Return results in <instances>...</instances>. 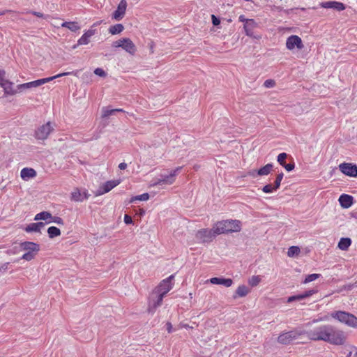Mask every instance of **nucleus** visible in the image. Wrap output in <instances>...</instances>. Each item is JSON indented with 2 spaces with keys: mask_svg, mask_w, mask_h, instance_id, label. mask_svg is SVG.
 Returning a JSON list of instances; mask_svg holds the SVG:
<instances>
[{
  "mask_svg": "<svg viewBox=\"0 0 357 357\" xmlns=\"http://www.w3.org/2000/svg\"><path fill=\"white\" fill-rule=\"evenodd\" d=\"M241 229L240 225H223L222 227L215 229H202L197 232L196 238L201 243L211 242L218 234L238 232Z\"/></svg>",
  "mask_w": 357,
  "mask_h": 357,
  "instance_id": "1",
  "label": "nucleus"
},
{
  "mask_svg": "<svg viewBox=\"0 0 357 357\" xmlns=\"http://www.w3.org/2000/svg\"><path fill=\"white\" fill-rule=\"evenodd\" d=\"M77 72L78 71L66 72V73L58 74V75L52 76V77L40 79H37V80L32 81V82H27V83L20 84L17 86V90L18 93H22V91L30 89L31 88L38 87L44 84H46V83L56 79V78H58V77L70 75H73L77 76Z\"/></svg>",
  "mask_w": 357,
  "mask_h": 357,
  "instance_id": "2",
  "label": "nucleus"
},
{
  "mask_svg": "<svg viewBox=\"0 0 357 357\" xmlns=\"http://www.w3.org/2000/svg\"><path fill=\"white\" fill-rule=\"evenodd\" d=\"M326 342L334 345H342L346 341V335L344 331L330 325Z\"/></svg>",
  "mask_w": 357,
  "mask_h": 357,
  "instance_id": "3",
  "label": "nucleus"
},
{
  "mask_svg": "<svg viewBox=\"0 0 357 357\" xmlns=\"http://www.w3.org/2000/svg\"><path fill=\"white\" fill-rule=\"evenodd\" d=\"M329 326L328 324L321 325L312 330L305 331V335L311 340L325 342L329 331Z\"/></svg>",
  "mask_w": 357,
  "mask_h": 357,
  "instance_id": "4",
  "label": "nucleus"
},
{
  "mask_svg": "<svg viewBox=\"0 0 357 357\" xmlns=\"http://www.w3.org/2000/svg\"><path fill=\"white\" fill-rule=\"evenodd\" d=\"M305 330L294 329L288 332L281 333L278 337V342L282 344H288L291 342L298 340L301 336L305 335Z\"/></svg>",
  "mask_w": 357,
  "mask_h": 357,
  "instance_id": "5",
  "label": "nucleus"
},
{
  "mask_svg": "<svg viewBox=\"0 0 357 357\" xmlns=\"http://www.w3.org/2000/svg\"><path fill=\"white\" fill-rule=\"evenodd\" d=\"M332 317L349 326L357 327V317L350 313L337 311L332 314Z\"/></svg>",
  "mask_w": 357,
  "mask_h": 357,
  "instance_id": "6",
  "label": "nucleus"
},
{
  "mask_svg": "<svg viewBox=\"0 0 357 357\" xmlns=\"http://www.w3.org/2000/svg\"><path fill=\"white\" fill-rule=\"evenodd\" d=\"M6 72L3 70H0V86L3 89L4 93L6 95H15L18 93L17 89H13V83L5 79Z\"/></svg>",
  "mask_w": 357,
  "mask_h": 357,
  "instance_id": "7",
  "label": "nucleus"
},
{
  "mask_svg": "<svg viewBox=\"0 0 357 357\" xmlns=\"http://www.w3.org/2000/svg\"><path fill=\"white\" fill-rule=\"evenodd\" d=\"M174 275H171L167 279L163 280L160 284L155 289V292L157 294H162L163 296H166V294L172 289L173 283L172 280L174 279Z\"/></svg>",
  "mask_w": 357,
  "mask_h": 357,
  "instance_id": "8",
  "label": "nucleus"
},
{
  "mask_svg": "<svg viewBox=\"0 0 357 357\" xmlns=\"http://www.w3.org/2000/svg\"><path fill=\"white\" fill-rule=\"evenodd\" d=\"M52 130L53 127L51 126V123L47 122V123L40 126L36 130L35 136L38 139L44 140L48 137Z\"/></svg>",
  "mask_w": 357,
  "mask_h": 357,
  "instance_id": "9",
  "label": "nucleus"
},
{
  "mask_svg": "<svg viewBox=\"0 0 357 357\" xmlns=\"http://www.w3.org/2000/svg\"><path fill=\"white\" fill-rule=\"evenodd\" d=\"M181 167H178L176 168L174 170L172 171L170 174L167 176H162V178L158 179L156 182L153 183V186L162 185L164 184L171 185L175 181V176L177 175L178 172L181 169Z\"/></svg>",
  "mask_w": 357,
  "mask_h": 357,
  "instance_id": "10",
  "label": "nucleus"
},
{
  "mask_svg": "<svg viewBox=\"0 0 357 357\" xmlns=\"http://www.w3.org/2000/svg\"><path fill=\"white\" fill-rule=\"evenodd\" d=\"M48 219L50 220L48 222H46L45 223H63V220L60 217H52V215L47 211L40 212L38 213L34 218V220H47Z\"/></svg>",
  "mask_w": 357,
  "mask_h": 357,
  "instance_id": "11",
  "label": "nucleus"
},
{
  "mask_svg": "<svg viewBox=\"0 0 357 357\" xmlns=\"http://www.w3.org/2000/svg\"><path fill=\"white\" fill-rule=\"evenodd\" d=\"M286 47L289 50L294 49L296 47L298 50H301L303 48V44L300 37L292 35L287 39Z\"/></svg>",
  "mask_w": 357,
  "mask_h": 357,
  "instance_id": "12",
  "label": "nucleus"
},
{
  "mask_svg": "<svg viewBox=\"0 0 357 357\" xmlns=\"http://www.w3.org/2000/svg\"><path fill=\"white\" fill-rule=\"evenodd\" d=\"M340 170L345 175L351 177L357 176V166L351 163H342L339 166Z\"/></svg>",
  "mask_w": 357,
  "mask_h": 357,
  "instance_id": "13",
  "label": "nucleus"
},
{
  "mask_svg": "<svg viewBox=\"0 0 357 357\" xmlns=\"http://www.w3.org/2000/svg\"><path fill=\"white\" fill-rule=\"evenodd\" d=\"M127 1L126 0H121L117 9L113 13L112 17L117 21L122 20L125 15Z\"/></svg>",
  "mask_w": 357,
  "mask_h": 357,
  "instance_id": "14",
  "label": "nucleus"
},
{
  "mask_svg": "<svg viewBox=\"0 0 357 357\" xmlns=\"http://www.w3.org/2000/svg\"><path fill=\"white\" fill-rule=\"evenodd\" d=\"M120 183L118 180L108 181L103 183L98 190V195H102L109 192Z\"/></svg>",
  "mask_w": 357,
  "mask_h": 357,
  "instance_id": "15",
  "label": "nucleus"
},
{
  "mask_svg": "<svg viewBox=\"0 0 357 357\" xmlns=\"http://www.w3.org/2000/svg\"><path fill=\"white\" fill-rule=\"evenodd\" d=\"M320 6L324 8H333L337 11H341L345 9V6L342 3L334 1L322 2Z\"/></svg>",
  "mask_w": 357,
  "mask_h": 357,
  "instance_id": "16",
  "label": "nucleus"
},
{
  "mask_svg": "<svg viewBox=\"0 0 357 357\" xmlns=\"http://www.w3.org/2000/svg\"><path fill=\"white\" fill-rule=\"evenodd\" d=\"M123 47L122 48L128 53L133 55L137 51V48L133 42L128 38H123Z\"/></svg>",
  "mask_w": 357,
  "mask_h": 357,
  "instance_id": "17",
  "label": "nucleus"
},
{
  "mask_svg": "<svg viewBox=\"0 0 357 357\" xmlns=\"http://www.w3.org/2000/svg\"><path fill=\"white\" fill-rule=\"evenodd\" d=\"M338 200L342 208H348L353 204L354 197L349 195L342 194Z\"/></svg>",
  "mask_w": 357,
  "mask_h": 357,
  "instance_id": "18",
  "label": "nucleus"
},
{
  "mask_svg": "<svg viewBox=\"0 0 357 357\" xmlns=\"http://www.w3.org/2000/svg\"><path fill=\"white\" fill-rule=\"evenodd\" d=\"M21 247L24 250L32 253H37L40 250V246L38 244L29 241L22 243L21 244Z\"/></svg>",
  "mask_w": 357,
  "mask_h": 357,
  "instance_id": "19",
  "label": "nucleus"
},
{
  "mask_svg": "<svg viewBox=\"0 0 357 357\" xmlns=\"http://www.w3.org/2000/svg\"><path fill=\"white\" fill-rule=\"evenodd\" d=\"M210 282L213 284H222L229 287L232 285L233 280L230 278H212L210 279Z\"/></svg>",
  "mask_w": 357,
  "mask_h": 357,
  "instance_id": "20",
  "label": "nucleus"
},
{
  "mask_svg": "<svg viewBox=\"0 0 357 357\" xmlns=\"http://www.w3.org/2000/svg\"><path fill=\"white\" fill-rule=\"evenodd\" d=\"M165 296L158 294L156 301H152L150 302L148 311L149 312L154 313L157 307L160 306L162 303V300Z\"/></svg>",
  "mask_w": 357,
  "mask_h": 357,
  "instance_id": "21",
  "label": "nucleus"
},
{
  "mask_svg": "<svg viewBox=\"0 0 357 357\" xmlns=\"http://www.w3.org/2000/svg\"><path fill=\"white\" fill-rule=\"evenodd\" d=\"M315 292H316L315 290L311 289V290L306 291L305 292H304L303 294H298V295H296V296H290V297L288 298L287 302L291 303V302H293L294 301L303 300V299H304L305 298H307V297L313 295Z\"/></svg>",
  "mask_w": 357,
  "mask_h": 357,
  "instance_id": "22",
  "label": "nucleus"
},
{
  "mask_svg": "<svg viewBox=\"0 0 357 357\" xmlns=\"http://www.w3.org/2000/svg\"><path fill=\"white\" fill-rule=\"evenodd\" d=\"M95 30L89 29L86 31L82 36L78 40L77 45H87L90 42V38L95 34Z\"/></svg>",
  "mask_w": 357,
  "mask_h": 357,
  "instance_id": "23",
  "label": "nucleus"
},
{
  "mask_svg": "<svg viewBox=\"0 0 357 357\" xmlns=\"http://www.w3.org/2000/svg\"><path fill=\"white\" fill-rule=\"evenodd\" d=\"M257 26V23L254 20H248L244 24L245 33L248 36H253V29Z\"/></svg>",
  "mask_w": 357,
  "mask_h": 357,
  "instance_id": "24",
  "label": "nucleus"
},
{
  "mask_svg": "<svg viewBox=\"0 0 357 357\" xmlns=\"http://www.w3.org/2000/svg\"><path fill=\"white\" fill-rule=\"evenodd\" d=\"M21 177L24 180H28L36 176V172L32 168H23L20 173Z\"/></svg>",
  "mask_w": 357,
  "mask_h": 357,
  "instance_id": "25",
  "label": "nucleus"
},
{
  "mask_svg": "<svg viewBox=\"0 0 357 357\" xmlns=\"http://www.w3.org/2000/svg\"><path fill=\"white\" fill-rule=\"evenodd\" d=\"M250 292V289L245 285L239 286L236 291L235 295H234V298H236L237 297H244L248 295Z\"/></svg>",
  "mask_w": 357,
  "mask_h": 357,
  "instance_id": "26",
  "label": "nucleus"
},
{
  "mask_svg": "<svg viewBox=\"0 0 357 357\" xmlns=\"http://www.w3.org/2000/svg\"><path fill=\"white\" fill-rule=\"evenodd\" d=\"M62 27H66L73 32H76L80 29V26L77 22H65L61 24Z\"/></svg>",
  "mask_w": 357,
  "mask_h": 357,
  "instance_id": "27",
  "label": "nucleus"
},
{
  "mask_svg": "<svg viewBox=\"0 0 357 357\" xmlns=\"http://www.w3.org/2000/svg\"><path fill=\"white\" fill-rule=\"evenodd\" d=\"M351 244V240L349 238H340L337 247L342 250H347Z\"/></svg>",
  "mask_w": 357,
  "mask_h": 357,
  "instance_id": "28",
  "label": "nucleus"
},
{
  "mask_svg": "<svg viewBox=\"0 0 357 357\" xmlns=\"http://www.w3.org/2000/svg\"><path fill=\"white\" fill-rule=\"evenodd\" d=\"M273 168V165L271 163H268L265 166L262 167L259 169L257 170V175L259 176H266L270 174Z\"/></svg>",
  "mask_w": 357,
  "mask_h": 357,
  "instance_id": "29",
  "label": "nucleus"
},
{
  "mask_svg": "<svg viewBox=\"0 0 357 357\" xmlns=\"http://www.w3.org/2000/svg\"><path fill=\"white\" fill-rule=\"evenodd\" d=\"M45 225H28L24 229L26 232L40 233L41 227Z\"/></svg>",
  "mask_w": 357,
  "mask_h": 357,
  "instance_id": "30",
  "label": "nucleus"
},
{
  "mask_svg": "<svg viewBox=\"0 0 357 357\" xmlns=\"http://www.w3.org/2000/svg\"><path fill=\"white\" fill-rule=\"evenodd\" d=\"M124 29V26L121 24H117L113 26H111L109 29V31L111 34L115 35L120 33Z\"/></svg>",
  "mask_w": 357,
  "mask_h": 357,
  "instance_id": "31",
  "label": "nucleus"
},
{
  "mask_svg": "<svg viewBox=\"0 0 357 357\" xmlns=\"http://www.w3.org/2000/svg\"><path fill=\"white\" fill-rule=\"evenodd\" d=\"M49 237L52 238L56 237L61 234L60 229L56 227H50L47 229Z\"/></svg>",
  "mask_w": 357,
  "mask_h": 357,
  "instance_id": "32",
  "label": "nucleus"
},
{
  "mask_svg": "<svg viewBox=\"0 0 357 357\" xmlns=\"http://www.w3.org/2000/svg\"><path fill=\"white\" fill-rule=\"evenodd\" d=\"M301 252V250L298 246H291L288 249L287 255L289 257H294L298 256Z\"/></svg>",
  "mask_w": 357,
  "mask_h": 357,
  "instance_id": "33",
  "label": "nucleus"
},
{
  "mask_svg": "<svg viewBox=\"0 0 357 357\" xmlns=\"http://www.w3.org/2000/svg\"><path fill=\"white\" fill-rule=\"evenodd\" d=\"M149 198V195L148 193H144L141 195H137V196L132 197L129 202L132 203L135 201H146V200H148Z\"/></svg>",
  "mask_w": 357,
  "mask_h": 357,
  "instance_id": "34",
  "label": "nucleus"
},
{
  "mask_svg": "<svg viewBox=\"0 0 357 357\" xmlns=\"http://www.w3.org/2000/svg\"><path fill=\"white\" fill-rule=\"evenodd\" d=\"M260 282L261 278L259 275H253L248 280L249 284L252 287L257 286Z\"/></svg>",
  "mask_w": 357,
  "mask_h": 357,
  "instance_id": "35",
  "label": "nucleus"
},
{
  "mask_svg": "<svg viewBox=\"0 0 357 357\" xmlns=\"http://www.w3.org/2000/svg\"><path fill=\"white\" fill-rule=\"evenodd\" d=\"M116 112H117V110L115 109H109L106 107H103L102 117L106 118L111 115L115 114Z\"/></svg>",
  "mask_w": 357,
  "mask_h": 357,
  "instance_id": "36",
  "label": "nucleus"
},
{
  "mask_svg": "<svg viewBox=\"0 0 357 357\" xmlns=\"http://www.w3.org/2000/svg\"><path fill=\"white\" fill-rule=\"evenodd\" d=\"M319 277H320V274H317V273H312V274L308 275L306 276L305 279L304 280L303 283L307 284L308 282H312V281L317 280V278H319Z\"/></svg>",
  "mask_w": 357,
  "mask_h": 357,
  "instance_id": "37",
  "label": "nucleus"
},
{
  "mask_svg": "<svg viewBox=\"0 0 357 357\" xmlns=\"http://www.w3.org/2000/svg\"><path fill=\"white\" fill-rule=\"evenodd\" d=\"M283 176H284V174L282 172H281L277 175L275 183H274L275 190H276L277 189H278L280 188L281 181L283 178Z\"/></svg>",
  "mask_w": 357,
  "mask_h": 357,
  "instance_id": "38",
  "label": "nucleus"
},
{
  "mask_svg": "<svg viewBox=\"0 0 357 357\" xmlns=\"http://www.w3.org/2000/svg\"><path fill=\"white\" fill-rule=\"evenodd\" d=\"M287 158V154L286 153H281L278 155V162L280 165H284L285 159Z\"/></svg>",
  "mask_w": 357,
  "mask_h": 357,
  "instance_id": "39",
  "label": "nucleus"
},
{
  "mask_svg": "<svg viewBox=\"0 0 357 357\" xmlns=\"http://www.w3.org/2000/svg\"><path fill=\"white\" fill-rule=\"evenodd\" d=\"M36 254V253L26 252V253H24L22 255V259L26 260V261H31L34 258Z\"/></svg>",
  "mask_w": 357,
  "mask_h": 357,
  "instance_id": "40",
  "label": "nucleus"
},
{
  "mask_svg": "<svg viewBox=\"0 0 357 357\" xmlns=\"http://www.w3.org/2000/svg\"><path fill=\"white\" fill-rule=\"evenodd\" d=\"M262 190L265 193H271L273 190H275V185H272L271 184H267L262 188Z\"/></svg>",
  "mask_w": 357,
  "mask_h": 357,
  "instance_id": "41",
  "label": "nucleus"
},
{
  "mask_svg": "<svg viewBox=\"0 0 357 357\" xmlns=\"http://www.w3.org/2000/svg\"><path fill=\"white\" fill-rule=\"evenodd\" d=\"M275 85V82L273 79H266L264 83V86L266 88H272Z\"/></svg>",
  "mask_w": 357,
  "mask_h": 357,
  "instance_id": "42",
  "label": "nucleus"
},
{
  "mask_svg": "<svg viewBox=\"0 0 357 357\" xmlns=\"http://www.w3.org/2000/svg\"><path fill=\"white\" fill-rule=\"evenodd\" d=\"M94 73L96 75H98V76L102 77L106 76V73L102 68H100L95 69Z\"/></svg>",
  "mask_w": 357,
  "mask_h": 357,
  "instance_id": "43",
  "label": "nucleus"
},
{
  "mask_svg": "<svg viewBox=\"0 0 357 357\" xmlns=\"http://www.w3.org/2000/svg\"><path fill=\"white\" fill-rule=\"evenodd\" d=\"M80 197L81 194L79 191H75L72 193V199L75 201H82Z\"/></svg>",
  "mask_w": 357,
  "mask_h": 357,
  "instance_id": "44",
  "label": "nucleus"
},
{
  "mask_svg": "<svg viewBox=\"0 0 357 357\" xmlns=\"http://www.w3.org/2000/svg\"><path fill=\"white\" fill-rule=\"evenodd\" d=\"M123 43V38H121L119 40H117L113 42L112 46L114 47H121L122 48Z\"/></svg>",
  "mask_w": 357,
  "mask_h": 357,
  "instance_id": "45",
  "label": "nucleus"
},
{
  "mask_svg": "<svg viewBox=\"0 0 357 357\" xmlns=\"http://www.w3.org/2000/svg\"><path fill=\"white\" fill-rule=\"evenodd\" d=\"M282 167H284L287 171L290 172L294 169L295 165H294V162H291V163H289V164L284 163V165H282Z\"/></svg>",
  "mask_w": 357,
  "mask_h": 357,
  "instance_id": "46",
  "label": "nucleus"
},
{
  "mask_svg": "<svg viewBox=\"0 0 357 357\" xmlns=\"http://www.w3.org/2000/svg\"><path fill=\"white\" fill-rule=\"evenodd\" d=\"M211 19H212V23L214 26H218L220 24V20L216 16H215L214 15H212Z\"/></svg>",
  "mask_w": 357,
  "mask_h": 357,
  "instance_id": "47",
  "label": "nucleus"
},
{
  "mask_svg": "<svg viewBox=\"0 0 357 357\" xmlns=\"http://www.w3.org/2000/svg\"><path fill=\"white\" fill-rule=\"evenodd\" d=\"M124 223H132V217L128 214L124 215Z\"/></svg>",
  "mask_w": 357,
  "mask_h": 357,
  "instance_id": "48",
  "label": "nucleus"
},
{
  "mask_svg": "<svg viewBox=\"0 0 357 357\" xmlns=\"http://www.w3.org/2000/svg\"><path fill=\"white\" fill-rule=\"evenodd\" d=\"M218 223H229V224H231V223H240V222L238 220H224V221H222V222H218Z\"/></svg>",
  "mask_w": 357,
  "mask_h": 357,
  "instance_id": "49",
  "label": "nucleus"
},
{
  "mask_svg": "<svg viewBox=\"0 0 357 357\" xmlns=\"http://www.w3.org/2000/svg\"><path fill=\"white\" fill-rule=\"evenodd\" d=\"M257 172V170L254 169V170L248 172V175L255 178L258 176Z\"/></svg>",
  "mask_w": 357,
  "mask_h": 357,
  "instance_id": "50",
  "label": "nucleus"
},
{
  "mask_svg": "<svg viewBox=\"0 0 357 357\" xmlns=\"http://www.w3.org/2000/svg\"><path fill=\"white\" fill-rule=\"evenodd\" d=\"M167 331L169 333H171L172 332V325L170 322H167L166 324Z\"/></svg>",
  "mask_w": 357,
  "mask_h": 357,
  "instance_id": "51",
  "label": "nucleus"
},
{
  "mask_svg": "<svg viewBox=\"0 0 357 357\" xmlns=\"http://www.w3.org/2000/svg\"><path fill=\"white\" fill-rule=\"evenodd\" d=\"M31 13L36 17H43V14L42 13L33 11Z\"/></svg>",
  "mask_w": 357,
  "mask_h": 357,
  "instance_id": "52",
  "label": "nucleus"
},
{
  "mask_svg": "<svg viewBox=\"0 0 357 357\" xmlns=\"http://www.w3.org/2000/svg\"><path fill=\"white\" fill-rule=\"evenodd\" d=\"M127 167V164L125 162H121L119 165V168L121 170L125 169Z\"/></svg>",
  "mask_w": 357,
  "mask_h": 357,
  "instance_id": "53",
  "label": "nucleus"
},
{
  "mask_svg": "<svg viewBox=\"0 0 357 357\" xmlns=\"http://www.w3.org/2000/svg\"><path fill=\"white\" fill-rule=\"evenodd\" d=\"M238 20L240 22L246 23V20H248V19H245L244 15H240Z\"/></svg>",
  "mask_w": 357,
  "mask_h": 357,
  "instance_id": "54",
  "label": "nucleus"
},
{
  "mask_svg": "<svg viewBox=\"0 0 357 357\" xmlns=\"http://www.w3.org/2000/svg\"><path fill=\"white\" fill-rule=\"evenodd\" d=\"M117 110V112H124V110L122 109H116Z\"/></svg>",
  "mask_w": 357,
  "mask_h": 357,
  "instance_id": "55",
  "label": "nucleus"
},
{
  "mask_svg": "<svg viewBox=\"0 0 357 357\" xmlns=\"http://www.w3.org/2000/svg\"><path fill=\"white\" fill-rule=\"evenodd\" d=\"M98 24H100V22H96V24H93V26H96Z\"/></svg>",
  "mask_w": 357,
  "mask_h": 357,
  "instance_id": "56",
  "label": "nucleus"
},
{
  "mask_svg": "<svg viewBox=\"0 0 357 357\" xmlns=\"http://www.w3.org/2000/svg\"><path fill=\"white\" fill-rule=\"evenodd\" d=\"M139 220L136 218V216H135V221H138Z\"/></svg>",
  "mask_w": 357,
  "mask_h": 357,
  "instance_id": "57",
  "label": "nucleus"
},
{
  "mask_svg": "<svg viewBox=\"0 0 357 357\" xmlns=\"http://www.w3.org/2000/svg\"><path fill=\"white\" fill-rule=\"evenodd\" d=\"M142 213H145V211H142L141 212V215H142Z\"/></svg>",
  "mask_w": 357,
  "mask_h": 357,
  "instance_id": "58",
  "label": "nucleus"
},
{
  "mask_svg": "<svg viewBox=\"0 0 357 357\" xmlns=\"http://www.w3.org/2000/svg\"><path fill=\"white\" fill-rule=\"evenodd\" d=\"M3 13H0V15H2Z\"/></svg>",
  "mask_w": 357,
  "mask_h": 357,
  "instance_id": "59",
  "label": "nucleus"
}]
</instances>
